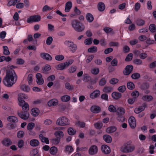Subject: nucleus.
<instances>
[{"mask_svg":"<svg viewBox=\"0 0 156 156\" xmlns=\"http://www.w3.org/2000/svg\"><path fill=\"white\" fill-rule=\"evenodd\" d=\"M17 79V76L15 71L11 69L6 74L3 82L5 86L10 87L15 83Z\"/></svg>","mask_w":156,"mask_h":156,"instance_id":"f257e3e1","label":"nucleus"},{"mask_svg":"<svg viewBox=\"0 0 156 156\" xmlns=\"http://www.w3.org/2000/svg\"><path fill=\"white\" fill-rule=\"evenodd\" d=\"M135 149V146L132 144L131 142L130 141L124 144L123 146L121 147V150L123 152L128 153L132 152Z\"/></svg>","mask_w":156,"mask_h":156,"instance_id":"f03ea898","label":"nucleus"},{"mask_svg":"<svg viewBox=\"0 0 156 156\" xmlns=\"http://www.w3.org/2000/svg\"><path fill=\"white\" fill-rule=\"evenodd\" d=\"M72 27L76 31L80 32L83 31L84 29L83 25L77 20H73L71 23Z\"/></svg>","mask_w":156,"mask_h":156,"instance_id":"7ed1b4c3","label":"nucleus"},{"mask_svg":"<svg viewBox=\"0 0 156 156\" xmlns=\"http://www.w3.org/2000/svg\"><path fill=\"white\" fill-rule=\"evenodd\" d=\"M69 124V121L65 116L59 117L56 121V124L61 126L67 125Z\"/></svg>","mask_w":156,"mask_h":156,"instance_id":"20e7f679","label":"nucleus"},{"mask_svg":"<svg viewBox=\"0 0 156 156\" xmlns=\"http://www.w3.org/2000/svg\"><path fill=\"white\" fill-rule=\"evenodd\" d=\"M41 20V16L39 15H34L30 16L27 18V22L28 23L38 22Z\"/></svg>","mask_w":156,"mask_h":156,"instance_id":"39448f33","label":"nucleus"},{"mask_svg":"<svg viewBox=\"0 0 156 156\" xmlns=\"http://www.w3.org/2000/svg\"><path fill=\"white\" fill-rule=\"evenodd\" d=\"M18 115L22 119L24 120L28 119L29 116V113L27 111H22L17 113Z\"/></svg>","mask_w":156,"mask_h":156,"instance_id":"423d86ee","label":"nucleus"},{"mask_svg":"<svg viewBox=\"0 0 156 156\" xmlns=\"http://www.w3.org/2000/svg\"><path fill=\"white\" fill-rule=\"evenodd\" d=\"M128 122L130 127L134 129L136 126V122L135 118L133 116H130L128 119Z\"/></svg>","mask_w":156,"mask_h":156,"instance_id":"0eeeda50","label":"nucleus"},{"mask_svg":"<svg viewBox=\"0 0 156 156\" xmlns=\"http://www.w3.org/2000/svg\"><path fill=\"white\" fill-rule=\"evenodd\" d=\"M133 68V66L132 65H127L126 67L125 71H123L124 74L126 75H129L132 71Z\"/></svg>","mask_w":156,"mask_h":156,"instance_id":"6e6552de","label":"nucleus"},{"mask_svg":"<svg viewBox=\"0 0 156 156\" xmlns=\"http://www.w3.org/2000/svg\"><path fill=\"white\" fill-rule=\"evenodd\" d=\"M27 98L28 96L26 94L23 93H20L19 94L18 100L19 103H20V105H21V104H23L25 102L24 100Z\"/></svg>","mask_w":156,"mask_h":156,"instance_id":"1a4fd4ad","label":"nucleus"},{"mask_svg":"<svg viewBox=\"0 0 156 156\" xmlns=\"http://www.w3.org/2000/svg\"><path fill=\"white\" fill-rule=\"evenodd\" d=\"M98 151L97 147L95 145L91 146L89 150V153L90 155H94L96 154Z\"/></svg>","mask_w":156,"mask_h":156,"instance_id":"9d476101","label":"nucleus"},{"mask_svg":"<svg viewBox=\"0 0 156 156\" xmlns=\"http://www.w3.org/2000/svg\"><path fill=\"white\" fill-rule=\"evenodd\" d=\"M40 55L41 57L44 59L48 61H51L52 60V57L49 54L46 53H41Z\"/></svg>","mask_w":156,"mask_h":156,"instance_id":"9b49d317","label":"nucleus"},{"mask_svg":"<svg viewBox=\"0 0 156 156\" xmlns=\"http://www.w3.org/2000/svg\"><path fill=\"white\" fill-rule=\"evenodd\" d=\"M101 150L103 153L108 154L110 152V149L109 147L106 145H102L101 147Z\"/></svg>","mask_w":156,"mask_h":156,"instance_id":"f8f14e48","label":"nucleus"},{"mask_svg":"<svg viewBox=\"0 0 156 156\" xmlns=\"http://www.w3.org/2000/svg\"><path fill=\"white\" fill-rule=\"evenodd\" d=\"M2 143L4 146L8 147L12 144V142L10 139L6 138L2 140Z\"/></svg>","mask_w":156,"mask_h":156,"instance_id":"ddd939ff","label":"nucleus"},{"mask_svg":"<svg viewBox=\"0 0 156 156\" xmlns=\"http://www.w3.org/2000/svg\"><path fill=\"white\" fill-rule=\"evenodd\" d=\"M100 92L99 90H95L90 95V97L92 99H94L98 97L100 95Z\"/></svg>","mask_w":156,"mask_h":156,"instance_id":"4468645a","label":"nucleus"},{"mask_svg":"<svg viewBox=\"0 0 156 156\" xmlns=\"http://www.w3.org/2000/svg\"><path fill=\"white\" fill-rule=\"evenodd\" d=\"M72 7V2L70 1L67 2L65 4V11L67 12H69Z\"/></svg>","mask_w":156,"mask_h":156,"instance_id":"2eb2a0df","label":"nucleus"},{"mask_svg":"<svg viewBox=\"0 0 156 156\" xmlns=\"http://www.w3.org/2000/svg\"><path fill=\"white\" fill-rule=\"evenodd\" d=\"M19 105L20 106L22 107L23 111L28 112L29 109V106L27 103L25 102L23 104H21V105H20V103H19Z\"/></svg>","mask_w":156,"mask_h":156,"instance_id":"dca6fc26","label":"nucleus"},{"mask_svg":"<svg viewBox=\"0 0 156 156\" xmlns=\"http://www.w3.org/2000/svg\"><path fill=\"white\" fill-rule=\"evenodd\" d=\"M58 101L56 99H53L49 101L48 103V105L49 107L55 106L58 104Z\"/></svg>","mask_w":156,"mask_h":156,"instance_id":"f3484780","label":"nucleus"},{"mask_svg":"<svg viewBox=\"0 0 156 156\" xmlns=\"http://www.w3.org/2000/svg\"><path fill=\"white\" fill-rule=\"evenodd\" d=\"M74 151L73 147L69 145H67L65 147L64 151L65 153L69 154L72 153Z\"/></svg>","mask_w":156,"mask_h":156,"instance_id":"a211bd4d","label":"nucleus"},{"mask_svg":"<svg viewBox=\"0 0 156 156\" xmlns=\"http://www.w3.org/2000/svg\"><path fill=\"white\" fill-rule=\"evenodd\" d=\"M112 96L114 99L118 100L121 98L122 94L118 92H114L112 93Z\"/></svg>","mask_w":156,"mask_h":156,"instance_id":"6ab92c4d","label":"nucleus"},{"mask_svg":"<svg viewBox=\"0 0 156 156\" xmlns=\"http://www.w3.org/2000/svg\"><path fill=\"white\" fill-rule=\"evenodd\" d=\"M153 98V97L151 95H144L142 98V99L143 101L147 102L151 101Z\"/></svg>","mask_w":156,"mask_h":156,"instance_id":"aec40b11","label":"nucleus"},{"mask_svg":"<svg viewBox=\"0 0 156 156\" xmlns=\"http://www.w3.org/2000/svg\"><path fill=\"white\" fill-rule=\"evenodd\" d=\"M91 111L93 113H98L101 111V108L99 106H93L91 107Z\"/></svg>","mask_w":156,"mask_h":156,"instance_id":"412c9836","label":"nucleus"},{"mask_svg":"<svg viewBox=\"0 0 156 156\" xmlns=\"http://www.w3.org/2000/svg\"><path fill=\"white\" fill-rule=\"evenodd\" d=\"M7 120L9 122L15 123L18 122V120L17 117L13 116H9L7 118Z\"/></svg>","mask_w":156,"mask_h":156,"instance_id":"4be33fe9","label":"nucleus"},{"mask_svg":"<svg viewBox=\"0 0 156 156\" xmlns=\"http://www.w3.org/2000/svg\"><path fill=\"white\" fill-rule=\"evenodd\" d=\"M39 136L42 142L45 143L47 144H49V141L48 138L44 136L42 134H40Z\"/></svg>","mask_w":156,"mask_h":156,"instance_id":"5701e85b","label":"nucleus"},{"mask_svg":"<svg viewBox=\"0 0 156 156\" xmlns=\"http://www.w3.org/2000/svg\"><path fill=\"white\" fill-rule=\"evenodd\" d=\"M98 8L99 11L100 12L103 11L105 9V5L102 2H100L98 4Z\"/></svg>","mask_w":156,"mask_h":156,"instance_id":"b1692460","label":"nucleus"},{"mask_svg":"<svg viewBox=\"0 0 156 156\" xmlns=\"http://www.w3.org/2000/svg\"><path fill=\"white\" fill-rule=\"evenodd\" d=\"M117 111L118 115H123L125 112V108L122 107H118L117 109Z\"/></svg>","mask_w":156,"mask_h":156,"instance_id":"393cba45","label":"nucleus"},{"mask_svg":"<svg viewBox=\"0 0 156 156\" xmlns=\"http://www.w3.org/2000/svg\"><path fill=\"white\" fill-rule=\"evenodd\" d=\"M20 89L24 91L27 92L30 90V87L28 85L23 84L20 85Z\"/></svg>","mask_w":156,"mask_h":156,"instance_id":"a878e982","label":"nucleus"},{"mask_svg":"<svg viewBox=\"0 0 156 156\" xmlns=\"http://www.w3.org/2000/svg\"><path fill=\"white\" fill-rule=\"evenodd\" d=\"M40 110L37 108H33L31 110V113L32 115L34 116H37L39 114Z\"/></svg>","mask_w":156,"mask_h":156,"instance_id":"bb28decb","label":"nucleus"},{"mask_svg":"<svg viewBox=\"0 0 156 156\" xmlns=\"http://www.w3.org/2000/svg\"><path fill=\"white\" fill-rule=\"evenodd\" d=\"M39 144L38 140L36 139H32L30 142V145L33 147H36L38 146Z\"/></svg>","mask_w":156,"mask_h":156,"instance_id":"cd10ccee","label":"nucleus"},{"mask_svg":"<svg viewBox=\"0 0 156 156\" xmlns=\"http://www.w3.org/2000/svg\"><path fill=\"white\" fill-rule=\"evenodd\" d=\"M86 18L87 21L90 23L92 22L94 19L93 16L90 13H87L86 16Z\"/></svg>","mask_w":156,"mask_h":156,"instance_id":"c85d7f7f","label":"nucleus"},{"mask_svg":"<svg viewBox=\"0 0 156 156\" xmlns=\"http://www.w3.org/2000/svg\"><path fill=\"white\" fill-rule=\"evenodd\" d=\"M103 139L107 143H111L112 140L111 137L109 135H104L103 136Z\"/></svg>","mask_w":156,"mask_h":156,"instance_id":"c756f323","label":"nucleus"},{"mask_svg":"<svg viewBox=\"0 0 156 156\" xmlns=\"http://www.w3.org/2000/svg\"><path fill=\"white\" fill-rule=\"evenodd\" d=\"M66 67V65L64 62L58 64L56 66L55 68L57 70H62L64 69Z\"/></svg>","mask_w":156,"mask_h":156,"instance_id":"7c9ffc66","label":"nucleus"},{"mask_svg":"<svg viewBox=\"0 0 156 156\" xmlns=\"http://www.w3.org/2000/svg\"><path fill=\"white\" fill-rule=\"evenodd\" d=\"M136 23L137 25L141 26H143L145 24V21L141 19H138L136 21Z\"/></svg>","mask_w":156,"mask_h":156,"instance_id":"2f4dec72","label":"nucleus"},{"mask_svg":"<svg viewBox=\"0 0 156 156\" xmlns=\"http://www.w3.org/2000/svg\"><path fill=\"white\" fill-rule=\"evenodd\" d=\"M58 149L55 147H52L50 149L49 151L51 154L55 155L57 153Z\"/></svg>","mask_w":156,"mask_h":156,"instance_id":"473e14b6","label":"nucleus"},{"mask_svg":"<svg viewBox=\"0 0 156 156\" xmlns=\"http://www.w3.org/2000/svg\"><path fill=\"white\" fill-rule=\"evenodd\" d=\"M69 47L70 48L71 51L73 52H75L77 48L76 45L73 43V42H72L70 44Z\"/></svg>","mask_w":156,"mask_h":156,"instance_id":"72a5a7b5","label":"nucleus"},{"mask_svg":"<svg viewBox=\"0 0 156 156\" xmlns=\"http://www.w3.org/2000/svg\"><path fill=\"white\" fill-rule=\"evenodd\" d=\"M149 29L150 31L152 33H155L156 32V27L154 24H151L149 26Z\"/></svg>","mask_w":156,"mask_h":156,"instance_id":"f704fd0d","label":"nucleus"},{"mask_svg":"<svg viewBox=\"0 0 156 156\" xmlns=\"http://www.w3.org/2000/svg\"><path fill=\"white\" fill-rule=\"evenodd\" d=\"M70 99V96L68 95H65L61 97V100L63 102H66L68 101Z\"/></svg>","mask_w":156,"mask_h":156,"instance_id":"c9c22d12","label":"nucleus"},{"mask_svg":"<svg viewBox=\"0 0 156 156\" xmlns=\"http://www.w3.org/2000/svg\"><path fill=\"white\" fill-rule=\"evenodd\" d=\"M76 124L81 128H84L86 125V123L84 122L80 121H78L76 122Z\"/></svg>","mask_w":156,"mask_h":156,"instance_id":"e433bc0d","label":"nucleus"},{"mask_svg":"<svg viewBox=\"0 0 156 156\" xmlns=\"http://www.w3.org/2000/svg\"><path fill=\"white\" fill-rule=\"evenodd\" d=\"M97 48L96 46H93L88 48L87 51L89 53H95L97 51Z\"/></svg>","mask_w":156,"mask_h":156,"instance_id":"4c0bfd02","label":"nucleus"},{"mask_svg":"<svg viewBox=\"0 0 156 156\" xmlns=\"http://www.w3.org/2000/svg\"><path fill=\"white\" fill-rule=\"evenodd\" d=\"M106 82L107 80L106 78L104 77L101 78L100 80L99 83V85L101 86H103L106 84Z\"/></svg>","mask_w":156,"mask_h":156,"instance_id":"58836bf2","label":"nucleus"},{"mask_svg":"<svg viewBox=\"0 0 156 156\" xmlns=\"http://www.w3.org/2000/svg\"><path fill=\"white\" fill-rule=\"evenodd\" d=\"M113 90V88L110 87L105 86L103 89V91L105 93H109Z\"/></svg>","mask_w":156,"mask_h":156,"instance_id":"ea45409f","label":"nucleus"},{"mask_svg":"<svg viewBox=\"0 0 156 156\" xmlns=\"http://www.w3.org/2000/svg\"><path fill=\"white\" fill-rule=\"evenodd\" d=\"M108 110L110 112H117V109L113 105H110L108 108Z\"/></svg>","mask_w":156,"mask_h":156,"instance_id":"a19ab883","label":"nucleus"},{"mask_svg":"<svg viewBox=\"0 0 156 156\" xmlns=\"http://www.w3.org/2000/svg\"><path fill=\"white\" fill-rule=\"evenodd\" d=\"M91 77L88 74H84L83 76V80L85 82H88L91 80Z\"/></svg>","mask_w":156,"mask_h":156,"instance_id":"79ce46f5","label":"nucleus"},{"mask_svg":"<svg viewBox=\"0 0 156 156\" xmlns=\"http://www.w3.org/2000/svg\"><path fill=\"white\" fill-rule=\"evenodd\" d=\"M116 130V127L114 126H112L107 129V131L110 133H113Z\"/></svg>","mask_w":156,"mask_h":156,"instance_id":"37998d69","label":"nucleus"},{"mask_svg":"<svg viewBox=\"0 0 156 156\" xmlns=\"http://www.w3.org/2000/svg\"><path fill=\"white\" fill-rule=\"evenodd\" d=\"M66 88L69 90H71L73 89L74 86L72 85H71L70 83L68 82H66L65 84Z\"/></svg>","mask_w":156,"mask_h":156,"instance_id":"c03bdc74","label":"nucleus"},{"mask_svg":"<svg viewBox=\"0 0 156 156\" xmlns=\"http://www.w3.org/2000/svg\"><path fill=\"white\" fill-rule=\"evenodd\" d=\"M53 7H51L48 5H44L42 11L43 12H46L47 11H51L53 9Z\"/></svg>","mask_w":156,"mask_h":156,"instance_id":"a18cd8bd","label":"nucleus"},{"mask_svg":"<svg viewBox=\"0 0 156 156\" xmlns=\"http://www.w3.org/2000/svg\"><path fill=\"white\" fill-rule=\"evenodd\" d=\"M100 71L98 68H94L92 69L90 71L91 73L93 74L97 75Z\"/></svg>","mask_w":156,"mask_h":156,"instance_id":"49530a36","label":"nucleus"},{"mask_svg":"<svg viewBox=\"0 0 156 156\" xmlns=\"http://www.w3.org/2000/svg\"><path fill=\"white\" fill-rule=\"evenodd\" d=\"M127 87L129 89L132 90L134 88L135 85L133 83L129 82L127 83Z\"/></svg>","mask_w":156,"mask_h":156,"instance_id":"de8ad7c7","label":"nucleus"},{"mask_svg":"<svg viewBox=\"0 0 156 156\" xmlns=\"http://www.w3.org/2000/svg\"><path fill=\"white\" fill-rule=\"evenodd\" d=\"M51 68L50 65L49 64H47L43 67L42 70L45 72L48 71L51 69Z\"/></svg>","mask_w":156,"mask_h":156,"instance_id":"09e8293b","label":"nucleus"},{"mask_svg":"<svg viewBox=\"0 0 156 156\" xmlns=\"http://www.w3.org/2000/svg\"><path fill=\"white\" fill-rule=\"evenodd\" d=\"M123 115H118L117 120L119 122H123L125 121V118Z\"/></svg>","mask_w":156,"mask_h":156,"instance_id":"8fccbe9b","label":"nucleus"},{"mask_svg":"<svg viewBox=\"0 0 156 156\" xmlns=\"http://www.w3.org/2000/svg\"><path fill=\"white\" fill-rule=\"evenodd\" d=\"M139 93L137 91H134L131 93L132 96L133 98H135L136 100V98L139 96Z\"/></svg>","mask_w":156,"mask_h":156,"instance_id":"3c124183","label":"nucleus"},{"mask_svg":"<svg viewBox=\"0 0 156 156\" xmlns=\"http://www.w3.org/2000/svg\"><path fill=\"white\" fill-rule=\"evenodd\" d=\"M68 133L70 135H73L75 134L76 133V131L74 130L72 128H69L68 129Z\"/></svg>","mask_w":156,"mask_h":156,"instance_id":"603ef678","label":"nucleus"},{"mask_svg":"<svg viewBox=\"0 0 156 156\" xmlns=\"http://www.w3.org/2000/svg\"><path fill=\"white\" fill-rule=\"evenodd\" d=\"M64 58V56L62 55H57L55 56V59L57 61L62 60Z\"/></svg>","mask_w":156,"mask_h":156,"instance_id":"864d4df0","label":"nucleus"},{"mask_svg":"<svg viewBox=\"0 0 156 156\" xmlns=\"http://www.w3.org/2000/svg\"><path fill=\"white\" fill-rule=\"evenodd\" d=\"M3 48L4 50L3 54L5 55H9L10 52L8 47L6 46H3Z\"/></svg>","mask_w":156,"mask_h":156,"instance_id":"5fc2aeb1","label":"nucleus"},{"mask_svg":"<svg viewBox=\"0 0 156 156\" xmlns=\"http://www.w3.org/2000/svg\"><path fill=\"white\" fill-rule=\"evenodd\" d=\"M27 80L29 84L30 85L32 83L33 81V75L32 74H30L27 77Z\"/></svg>","mask_w":156,"mask_h":156,"instance_id":"6e6d98bb","label":"nucleus"},{"mask_svg":"<svg viewBox=\"0 0 156 156\" xmlns=\"http://www.w3.org/2000/svg\"><path fill=\"white\" fill-rule=\"evenodd\" d=\"M24 145V141L22 140H19L17 143L18 147L20 148H22Z\"/></svg>","mask_w":156,"mask_h":156,"instance_id":"4d7b16f0","label":"nucleus"},{"mask_svg":"<svg viewBox=\"0 0 156 156\" xmlns=\"http://www.w3.org/2000/svg\"><path fill=\"white\" fill-rule=\"evenodd\" d=\"M119 82V80L117 78H112L109 81V83L112 84H115Z\"/></svg>","mask_w":156,"mask_h":156,"instance_id":"13d9d810","label":"nucleus"},{"mask_svg":"<svg viewBox=\"0 0 156 156\" xmlns=\"http://www.w3.org/2000/svg\"><path fill=\"white\" fill-rule=\"evenodd\" d=\"M140 77V74L138 73H135L132 74L131 76V78L134 79H137Z\"/></svg>","mask_w":156,"mask_h":156,"instance_id":"bf43d9fd","label":"nucleus"},{"mask_svg":"<svg viewBox=\"0 0 156 156\" xmlns=\"http://www.w3.org/2000/svg\"><path fill=\"white\" fill-rule=\"evenodd\" d=\"M24 135V133L23 131H20L17 133V136L19 138H23Z\"/></svg>","mask_w":156,"mask_h":156,"instance_id":"052dcab7","label":"nucleus"},{"mask_svg":"<svg viewBox=\"0 0 156 156\" xmlns=\"http://www.w3.org/2000/svg\"><path fill=\"white\" fill-rule=\"evenodd\" d=\"M76 69V66H73L70 67L69 70V72L70 73H73L75 72Z\"/></svg>","mask_w":156,"mask_h":156,"instance_id":"680f3d73","label":"nucleus"},{"mask_svg":"<svg viewBox=\"0 0 156 156\" xmlns=\"http://www.w3.org/2000/svg\"><path fill=\"white\" fill-rule=\"evenodd\" d=\"M133 63L136 65H140L142 63V61L140 59L136 58L133 60Z\"/></svg>","mask_w":156,"mask_h":156,"instance_id":"e2e57ef3","label":"nucleus"},{"mask_svg":"<svg viewBox=\"0 0 156 156\" xmlns=\"http://www.w3.org/2000/svg\"><path fill=\"white\" fill-rule=\"evenodd\" d=\"M35 126V124L33 122H30L28 124L27 126V129L32 130Z\"/></svg>","mask_w":156,"mask_h":156,"instance_id":"0e129e2a","label":"nucleus"},{"mask_svg":"<svg viewBox=\"0 0 156 156\" xmlns=\"http://www.w3.org/2000/svg\"><path fill=\"white\" fill-rule=\"evenodd\" d=\"M74 62V60L72 59L68 60L66 62H64L66 65V67H68L69 65L72 64Z\"/></svg>","mask_w":156,"mask_h":156,"instance_id":"69168bd1","label":"nucleus"},{"mask_svg":"<svg viewBox=\"0 0 156 156\" xmlns=\"http://www.w3.org/2000/svg\"><path fill=\"white\" fill-rule=\"evenodd\" d=\"M55 135L57 136H58L59 137L58 138H60V139L63 136V133L61 131H56L55 133Z\"/></svg>","mask_w":156,"mask_h":156,"instance_id":"338daca9","label":"nucleus"},{"mask_svg":"<svg viewBox=\"0 0 156 156\" xmlns=\"http://www.w3.org/2000/svg\"><path fill=\"white\" fill-rule=\"evenodd\" d=\"M126 89V86L125 85H122L119 87L118 88V90L120 92L123 93L125 91Z\"/></svg>","mask_w":156,"mask_h":156,"instance_id":"774afa93","label":"nucleus"}]
</instances>
